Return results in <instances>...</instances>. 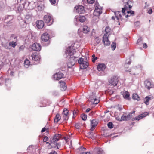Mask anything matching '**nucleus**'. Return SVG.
I'll return each mask as SVG.
<instances>
[{"label": "nucleus", "mask_w": 154, "mask_h": 154, "mask_svg": "<svg viewBox=\"0 0 154 154\" xmlns=\"http://www.w3.org/2000/svg\"><path fill=\"white\" fill-rule=\"evenodd\" d=\"M109 36H103V42L106 46H108L110 44V41L108 39Z\"/></svg>", "instance_id": "obj_15"}, {"label": "nucleus", "mask_w": 154, "mask_h": 154, "mask_svg": "<svg viewBox=\"0 0 154 154\" xmlns=\"http://www.w3.org/2000/svg\"><path fill=\"white\" fill-rule=\"evenodd\" d=\"M92 61L94 63L97 59V58L95 57V55L94 54H93L92 55Z\"/></svg>", "instance_id": "obj_50"}, {"label": "nucleus", "mask_w": 154, "mask_h": 154, "mask_svg": "<svg viewBox=\"0 0 154 154\" xmlns=\"http://www.w3.org/2000/svg\"><path fill=\"white\" fill-rule=\"evenodd\" d=\"M9 44L10 47H12L13 48H14L17 45L16 43L14 41L10 42L9 43Z\"/></svg>", "instance_id": "obj_44"}, {"label": "nucleus", "mask_w": 154, "mask_h": 154, "mask_svg": "<svg viewBox=\"0 0 154 154\" xmlns=\"http://www.w3.org/2000/svg\"><path fill=\"white\" fill-rule=\"evenodd\" d=\"M32 15L31 14H27L25 17L26 20L28 21H30L32 19Z\"/></svg>", "instance_id": "obj_42"}, {"label": "nucleus", "mask_w": 154, "mask_h": 154, "mask_svg": "<svg viewBox=\"0 0 154 154\" xmlns=\"http://www.w3.org/2000/svg\"><path fill=\"white\" fill-rule=\"evenodd\" d=\"M87 1V3L88 4H92L94 2V0H83L82 1V3L85 5V3L87 4L86 2Z\"/></svg>", "instance_id": "obj_37"}, {"label": "nucleus", "mask_w": 154, "mask_h": 154, "mask_svg": "<svg viewBox=\"0 0 154 154\" xmlns=\"http://www.w3.org/2000/svg\"><path fill=\"white\" fill-rule=\"evenodd\" d=\"M127 13L128 14L126 15L125 16V17L126 18H127L128 17H130L131 16H133L134 14V11L132 10H130L127 11Z\"/></svg>", "instance_id": "obj_34"}, {"label": "nucleus", "mask_w": 154, "mask_h": 154, "mask_svg": "<svg viewBox=\"0 0 154 154\" xmlns=\"http://www.w3.org/2000/svg\"><path fill=\"white\" fill-rule=\"evenodd\" d=\"M61 119V117L60 115L57 114L56 115L55 117L54 122L55 123H57L58 121Z\"/></svg>", "instance_id": "obj_40"}, {"label": "nucleus", "mask_w": 154, "mask_h": 154, "mask_svg": "<svg viewBox=\"0 0 154 154\" xmlns=\"http://www.w3.org/2000/svg\"><path fill=\"white\" fill-rule=\"evenodd\" d=\"M94 41L95 42L94 43V45L96 46L100 42L101 39L98 37H97L95 38Z\"/></svg>", "instance_id": "obj_39"}, {"label": "nucleus", "mask_w": 154, "mask_h": 154, "mask_svg": "<svg viewBox=\"0 0 154 154\" xmlns=\"http://www.w3.org/2000/svg\"><path fill=\"white\" fill-rule=\"evenodd\" d=\"M140 23L139 21H137L135 22L134 23V26L137 27L139 26Z\"/></svg>", "instance_id": "obj_55"}, {"label": "nucleus", "mask_w": 154, "mask_h": 154, "mask_svg": "<svg viewBox=\"0 0 154 154\" xmlns=\"http://www.w3.org/2000/svg\"><path fill=\"white\" fill-rule=\"evenodd\" d=\"M25 46L23 45H22L20 46L19 48V50L20 51H23V50L24 48H25Z\"/></svg>", "instance_id": "obj_52"}, {"label": "nucleus", "mask_w": 154, "mask_h": 154, "mask_svg": "<svg viewBox=\"0 0 154 154\" xmlns=\"http://www.w3.org/2000/svg\"><path fill=\"white\" fill-rule=\"evenodd\" d=\"M36 26L39 29H42L44 25V22L42 20H38L36 21Z\"/></svg>", "instance_id": "obj_20"}, {"label": "nucleus", "mask_w": 154, "mask_h": 154, "mask_svg": "<svg viewBox=\"0 0 154 154\" xmlns=\"http://www.w3.org/2000/svg\"><path fill=\"white\" fill-rule=\"evenodd\" d=\"M135 111H134L131 112L128 115L125 116L122 115L121 117V119L119 120V121H127L129 120L133 116L132 114L135 113Z\"/></svg>", "instance_id": "obj_7"}, {"label": "nucleus", "mask_w": 154, "mask_h": 154, "mask_svg": "<svg viewBox=\"0 0 154 154\" xmlns=\"http://www.w3.org/2000/svg\"><path fill=\"white\" fill-rule=\"evenodd\" d=\"M51 4L52 5H54L56 2V0H49Z\"/></svg>", "instance_id": "obj_53"}, {"label": "nucleus", "mask_w": 154, "mask_h": 154, "mask_svg": "<svg viewBox=\"0 0 154 154\" xmlns=\"http://www.w3.org/2000/svg\"><path fill=\"white\" fill-rule=\"evenodd\" d=\"M44 20L48 25H51L53 22L52 18L49 14H47L44 16Z\"/></svg>", "instance_id": "obj_6"}, {"label": "nucleus", "mask_w": 154, "mask_h": 154, "mask_svg": "<svg viewBox=\"0 0 154 154\" xmlns=\"http://www.w3.org/2000/svg\"><path fill=\"white\" fill-rule=\"evenodd\" d=\"M94 151L95 154H105L103 149L100 148L94 149Z\"/></svg>", "instance_id": "obj_23"}, {"label": "nucleus", "mask_w": 154, "mask_h": 154, "mask_svg": "<svg viewBox=\"0 0 154 154\" xmlns=\"http://www.w3.org/2000/svg\"><path fill=\"white\" fill-rule=\"evenodd\" d=\"M48 140V138L47 136H45L43 139V141L44 142H46Z\"/></svg>", "instance_id": "obj_56"}, {"label": "nucleus", "mask_w": 154, "mask_h": 154, "mask_svg": "<svg viewBox=\"0 0 154 154\" xmlns=\"http://www.w3.org/2000/svg\"><path fill=\"white\" fill-rule=\"evenodd\" d=\"M24 64V67L26 68H27L30 65V62L29 60L26 59L25 60Z\"/></svg>", "instance_id": "obj_38"}, {"label": "nucleus", "mask_w": 154, "mask_h": 154, "mask_svg": "<svg viewBox=\"0 0 154 154\" xmlns=\"http://www.w3.org/2000/svg\"><path fill=\"white\" fill-rule=\"evenodd\" d=\"M95 9L94 11V15L96 16H99L102 13V8L100 6L98 3H95Z\"/></svg>", "instance_id": "obj_3"}, {"label": "nucleus", "mask_w": 154, "mask_h": 154, "mask_svg": "<svg viewBox=\"0 0 154 154\" xmlns=\"http://www.w3.org/2000/svg\"><path fill=\"white\" fill-rule=\"evenodd\" d=\"M80 154H91L89 152H83L80 153Z\"/></svg>", "instance_id": "obj_62"}, {"label": "nucleus", "mask_w": 154, "mask_h": 154, "mask_svg": "<svg viewBox=\"0 0 154 154\" xmlns=\"http://www.w3.org/2000/svg\"><path fill=\"white\" fill-rule=\"evenodd\" d=\"M89 99L91 101L93 102L95 104H97L98 103V101L95 102L96 101V97L95 96V94L94 93H92V94L89 97Z\"/></svg>", "instance_id": "obj_18"}, {"label": "nucleus", "mask_w": 154, "mask_h": 154, "mask_svg": "<svg viewBox=\"0 0 154 154\" xmlns=\"http://www.w3.org/2000/svg\"><path fill=\"white\" fill-rule=\"evenodd\" d=\"M90 31V28L86 25L83 26V32L84 33L86 34L89 32Z\"/></svg>", "instance_id": "obj_29"}, {"label": "nucleus", "mask_w": 154, "mask_h": 154, "mask_svg": "<svg viewBox=\"0 0 154 154\" xmlns=\"http://www.w3.org/2000/svg\"><path fill=\"white\" fill-rule=\"evenodd\" d=\"M79 150H83L85 151L86 150V148L83 147H81L80 148H79Z\"/></svg>", "instance_id": "obj_60"}, {"label": "nucleus", "mask_w": 154, "mask_h": 154, "mask_svg": "<svg viewBox=\"0 0 154 154\" xmlns=\"http://www.w3.org/2000/svg\"><path fill=\"white\" fill-rule=\"evenodd\" d=\"M144 85L145 87L148 90H149L153 87V84H152L150 81L148 80L144 81Z\"/></svg>", "instance_id": "obj_16"}, {"label": "nucleus", "mask_w": 154, "mask_h": 154, "mask_svg": "<svg viewBox=\"0 0 154 154\" xmlns=\"http://www.w3.org/2000/svg\"><path fill=\"white\" fill-rule=\"evenodd\" d=\"M154 98L153 96L149 95L146 96L144 100V103L146 105L149 104V101Z\"/></svg>", "instance_id": "obj_21"}, {"label": "nucleus", "mask_w": 154, "mask_h": 154, "mask_svg": "<svg viewBox=\"0 0 154 154\" xmlns=\"http://www.w3.org/2000/svg\"><path fill=\"white\" fill-rule=\"evenodd\" d=\"M50 144H51V148H56L57 149H59L61 147V143L60 142H56L54 143H51Z\"/></svg>", "instance_id": "obj_14"}, {"label": "nucleus", "mask_w": 154, "mask_h": 154, "mask_svg": "<svg viewBox=\"0 0 154 154\" xmlns=\"http://www.w3.org/2000/svg\"><path fill=\"white\" fill-rule=\"evenodd\" d=\"M80 46V44L76 42L72 44L70 46H69L65 51V54L68 56H72L76 52L75 50Z\"/></svg>", "instance_id": "obj_1"}, {"label": "nucleus", "mask_w": 154, "mask_h": 154, "mask_svg": "<svg viewBox=\"0 0 154 154\" xmlns=\"http://www.w3.org/2000/svg\"><path fill=\"white\" fill-rule=\"evenodd\" d=\"M31 48L34 51H39L41 49V46L39 44L35 43L32 44Z\"/></svg>", "instance_id": "obj_11"}, {"label": "nucleus", "mask_w": 154, "mask_h": 154, "mask_svg": "<svg viewBox=\"0 0 154 154\" xmlns=\"http://www.w3.org/2000/svg\"><path fill=\"white\" fill-rule=\"evenodd\" d=\"M31 57L32 61H38L39 60L40 58V55L36 53L32 54Z\"/></svg>", "instance_id": "obj_17"}, {"label": "nucleus", "mask_w": 154, "mask_h": 154, "mask_svg": "<svg viewBox=\"0 0 154 154\" xmlns=\"http://www.w3.org/2000/svg\"><path fill=\"white\" fill-rule=\"evenodd\" d=\"M49 154H57V153L55 151L52 150Z\"/></svg>", "instance_id": "obj_63"}, {"label": "nucleus", "mask_w": 154, "mask_h": 154, "mask_svg": "<svg viewBox=\"0 0 154 154\" xmlns=\"http://www.w3.org/2000/svg\"><path fill=\"white\" fill-rule=\"evenodd\" d=\"M25 0H17V2L18 3H21V4L26 5L27 4L28 6H29L31 2H25Z\"/></svg>", "instance_id": "obj_32"}, {"label": "nucleus", "mask_w": 154, "mask_h": 154, "mask_svg": "<svg viewBox=\"0 0 154 154\" xmlns=\"http://www.w3.org/2000/svg\"><path fill=\"white\" fill-rule=\"evenodd\" d=\"M67 56H69L68 55H66ZM70 57L69 59L70 60H71L72 61H74L75 63L78 60L77 58L79 56H72H72H69Z\"/></svg>", "instance_id": "obj_36"}, {"label": "nucleus", "mask_w": 154, "mask_h": 154, "mask_svg": "<svg viewBox=\"0 0 154 154\" xmlns=\"http://www.w3.org/2000/svg\"><path fill=\"white\" fill-rule=\"evenodd\" d=\"M85 19L86 18L84 16L80 15L79 17V20L81 22L83 23L84 22Z\"/></svg>", "instance_id": "obj_43"}, {"label": "nucleus", "mask_w": 154, "mask_h": 154, "mask_svg": "<svg viewBox=\"0 0 154 154\" xmlns=\"http://www.w3.org/2000/svg\"><path fill=\"white\" fill-rule=\"evenodd\" d=\"M116 47V44L115 42H113L111 45V48L112 50H114Z\"/></svg>", "instance_id": "obj_46"}, {"label": "nucleus", "mask_w": 154, "mask_h": 154, "mask_svg": "<svg viewBox=\"0 0 154 154\" xmlns=\"http://www.w3.org/2000/svg\"><path fill=\"white\" fill-rule=\"evenodd\" d=\"M107 126L109 128L112 129L113 127V125L112 122H110L108 123Z\"/></svg>", "instance_id": "obj_48"}, {"label": "nucleus", "mask_w": 154, "mask_h": 154, "mask_svg": "<svg viewBox=\"0 0 154 154\" xmlns=\"http://www.w3.org/2000/svg\"><path fill=\"white\" fill-rule=\"evenodd\" d=\"M142 39L141 38H139L138 39L137 41V44H139L140 43H141L142 42Z\"/></svg>", "instance_id": "obj_59"}, {"label": "nucleus", "mask_w": 154, "mask_h": 154, "mask_svg": "<svg viewBox=\"0 0 154 154\" xmlns=\"http://www.w3.org/2000/svg\"><path fill=\"white\" fill-rule=\"evenodd\" d=\"M118 82V78L117 76H114L111 78L109 81V85L112 88L116 86Z\"/></svg>", "instance_id": "obj_5"}, {"label": "nucleus", "mask_w": 154, "mask_h": 154, "mask_svg": "<svg viewBox=\"0 0 154 154\" xmlns=\"http://www.w3.org/2000/svg\"><path fill=\"white\" fill-rule=\"evenodd\" d=\"M78 62L80 64V65H81V64L84 63V61L83 58H80L78 60Z\"/></svg>", "instance_id": "obj_49"}, {"label": "nucleus", "mask_w": 154, "mask_h": 154, "mask_svg": "<svg viewBox=\"0 0 154 154\" xmlns=\"http://www.w3.org/2000/svg\"><path fill=\"white\" fill-rule=\"evenodd\" d=\"M111 29L109 27H106L105 29V33L104 34L103 36H109L111 34Z\"/></svg>", "instance_id": "obj_27"}, {"label": "nucleus", "mask_w": 154, "mask_h": 154, "mask_svg": "<svg viewBox=\"0 0 154 154\" xmlns=\"http://www.w3.org/2000/svg\"><path fill=\"white\" fill-rule=\"evenodd\" d=\"M75 127L77 129H79L80 127V125L79 124L76 123L75 125Z\"/></svg>", "instance_id": "obj_57"}, {"label": "nucleus", "mask_w": 154, "mask_h": 154, "mask_svg": "<svg viewBox=\"0 0 154 154\" xmlns=\"http://www.w3.org/2000/svg\"><path fill=\"white\" fill-rule=\"evenodd\" d=\"M106 68V66L104 64H100L97 66V69L99 71H103Z\"/></svg>", "instance_id": "obj_22"}, {"label": "nucleus", "mask_w": 154, "mask_h": 154, "mask_svg": "<svg viewBox=\"0 0 154 154\" xmlns=\"http://www.w3.org/2000/svg\"><path fill=\"white\" fill-rule=\"evenodd\" d=\"M131 61L130 60V59H129V61L128 62H126L125 63V67L126 68V66H127V64L129 65L131 64Z\"/></svg>", "instance_id": "obj_58"}, {"label": "nucleus", "mask_w": 154, "mask_h": 154, "mask_svg": "<svg viewBox=\"0 0 154 154\" xmlns=\"http://www.w3.org/2000/svg\"><path fill=\"white\" fill-rule=\"evenodd\" d=\"M74 10L79 14H82L84 13L85 10L84 6L79 5L75 7Z\"/></svg>", "instance_id": "obj_9"}, {"label": "nucleus", "mask_w": 154, "mask_h": 154, "mask_svg": "<svg viewBox=\"0 0 154 154\" xmlns=\"http://www.w3.org/2000/svg\"><path fill=\"white\" fill-rule=\"evenodd\" d=\"M132 98L134 100H140V98L139 96L136 93H134L133 94Z\"/></svg>", "instance_id": "obj_41"}, {"label": "nucleus", "mask_w": 154, "mask_h": 154, "mask_svg": "<svg viewBox=\"0 0 154 154\" xmlns=\"http://www.w3.org/2000/svg\"><path fill=\"white\" fill-rule=\"evenodd\" d=\"M122 95L124 98L126 99H129L130 94L127 91H123L122 92Z\"/></svg>", "instance_id": "obj_25"}, {"label": "nucleus", "mask_w": 154, "mask_h": 154, "mask_svg": "<svg viewBox=\"0 0 154 154\" xmlns=\"http://www.w3.org/2000/svg\"><path fill=\"white\" fill-rule=\"evenodd\" d=\"M63 120H67L68 119V118L67 116V115H63Z\"/></svg>", "instance_id": "obj_54"}, {"label": "nucleus", "mask_w": 154, "mask_h": 154, "mask_svg": "<svg viewBox=\"0 0 154 154\" xmlns=\"http://www.w3.org/2000/svg\"><path fill=\"white\" fill-rule=\"evenodd\" d=\"M74 61H72L69 59V61L67 63V66L69 68H71L75 64Z\"/></svg>", "instance_id": "obj_33"}, {"label": "nucleus", "mask_w": 154, "mask_h": 154, "mask_svg": "<svg viewBox=\"0 0 154 154\" xmlns=\"http://www.w3.org/2000/svg\"><path fill=\"white\" fill-rule=\"evenodd\" d=\"M88 66V63L87 62H85L81 64L80 65V68L82 69H86Z\"/></svg>", "instance_id": "obj_30"}, {"label": "nucleus", "mask_w": 154, "mask_h": 154, "mask_svg": "<svg viewBox=\"0 0 154 154\" xmlns=\"http://www.w3.org/2000/svg\"><path fill=\"white\" fill-rule=\"evenodd\" d=\"M68 113V111L67 109H64L63 111V115H67Z\"/></svg>", "instance_id": "obj_51"}, {"label": "nucleus", "mask_w": 154, "mask_h": 154, "mask_svg": "<svg viewBox=\"0 0 154 154\" xmlns=\"http://www.w3.org/2000/svg\"><path fill=\"white\" fill-rule=\"evenodd\" d=\"M5 85L8 88V89H10V88L11 85V80L9 79H6L5 81Z\"/></svg>", "instance_id": "obj_28"}, {"label": "nucleus", "mask_w": 154, "mask_h": 154, "mask_svg": "<svg viewBox=\"0 0 154 154\" xmlns=\"http://www.w3.org/2000/svg\"><path fill=\"white\" fill-rule=\"evenodd\" d=\"M152 12V9L151 8L149 9L148 12V13L149 14H151Z\"/></svg>", "instance_id": "obj_61"}, {"label": "nucleus", "mask_w": 154, "mask_h": 154, "mask_svg": "<svg viewBox=\"0 0 154 154\" xmlns=\"http://www.w3.org/2000/svg\"><path fill=\"white\" fill-rule=\"evenodd\" d=\"M98 124L97 122L95 119H93L92 120L91 122V129L90 130L93 131L95 129L96 126Z\"/></svg>", "instance_id": "obj_19"}, {"label": "nucleus", "mask_w": 154, "mask_h": 154, "mask_svg": "<svg viewBox=\"0 0 154 154\" xmlns=\"http://www.w3.org/2000/svg\"><path fill=\"white\" fill-rule=\"evenodd\" d=\"M32 146H29L27 148V150H30L32 148Z\"/></svg>", "instance_id": "obj_64"}, {"label": "nucleus", "mask_w": 154, "mask_h": 154, "mask_svg": "<svg viewBox=\"0 0 154 154\" xmlns=\"http://www.w3.org/2000/svg\"><path fill=\"white\" fill-rule=\"evenodd\" d=\"M115 14L117 19L118 20H122V15L121 14V11H117L115 12Z\"/></svg>", "instance_id": "obj_26"}, {"label": "nucleus", "mask_w": 154, "mask_h": 154, "mask_svg": "<svg viewBox=\"0 0 154 154\" xmlns=\"http://www.w3.org/2000/svg\"><path fill=\"white\" fill-rule=\"evenodd\" d=\"M64 75L61 72H59L54 74L53 76L54 79L59 80L63 77Z\"/></svg>", "instance_id": "obj_12"}, {"label": "nucleus", "mask_w": 154, "mask_h": 154, "mask_svg": "<svg viewBox=\"0 0 154 154\" xmlns=\"http://www.w3.org/2000/svg\"><path fill=\"white\" fill-rule=\"evenodd\" d=\"M49 38V35L47 33H45L43 34L41 37V39L42 41L43 42H47V43L45 44H44V46H48L49 44V42L48 40Z\"/></svg>", "instance_id": "obj_4"}, {"label": "nucleus", "mask_w": 154, "mask_h": 154, "mask_svg": "<svg viewBox=\"0 0 154 154\" xmlns=\"http://www.w3.org/2000/svg\"><path fill=\"white\" fill-rule=\"evenodd\" d=\"M59 83L60 84V87L61 90L62 91H64L66 89L67 86L66 83L62 81H60Z\"/></svg>", "instance_id": "obj_24"}, {"label": "nucleus", "mask_w": 154, "mask_h": 154, "mask_svg": "<svg viewBox=\"0 0 154 154\" xmlns=\"http://www.w3.org/2000/svg\"><path fill=\"white\" fill-rule=\"evenodd\" d=\"M61 135L60 134H55L53 137H51L50 140L51 142V143H54L55 142L58 141L61 138Z\"/></svg>", "instance_id": "obj_8"}, {"label": "nucleus", "mask_w": 154, "mask_h": 154, "mask_svg": "<svg viewBox=\"0 0 154 154\" xmlns=\"http://www.w3.org/2000/svg\"><path fill=\"white\" fill-rule=\"evenodd\" d=\"M148 113L147 112L144 113L143 114L139 115L133 118L132 119V121H135L136 120H139L146 117V116L148 115Z\"/></svg>", "instance_id": "obj_13"}, {"label": "nucleus", "mask_w": 154, "mask_h": 154, "mask_svg": "<svg viewBox=\"0 0 154 154\" xmlns=\"http://www.w3.org/2000/svg\"><path fill=\"white\" fill-rule=\"evenodd\" d=\"M87 115L85 114H83L81 115V117L83 120H85L87 118Z\"/></svg>", "instance_id": "obj_47"}, {"label": "nucleus", "mask_w": 154, "mask_h": 154, "mask_svg": "<svg viewBox=\"0 0 154 154\" xmlns=\"http://www.w3.org/2000/svg\"><path fill=\"white\" fill-rule=\"evenodd\" d=\"M87 136L88 138L93 139L96 137V135L93 132H90L88 133Z\"/></svg>", "instance_id": "obj_31"}, {"label": "nucleus", "mask_w": 154, "mask_h": 154, "mask_svg": "<svg viewBox=\"0 0 154 154\" xmlns=\"http://www.w3.org/2000/svg\"><path fill=\"white\" fill-rule=\"evenodd\" d=\"M134 2L133 1L128 0L126 4L124 5V7L122 8L121 13H122V15H125L124 13L126 10H128L131 8L133 5Z\"/></svg>", "instance_id": "obj_2"}, {"label": "nucleus", "mask_w": 154, "mask_h": 154, "mask_svg": "<svg viewBox=\"0 0 154 154\" xmlns=\"http://www.w3.org/2000/svg\"><path fill=\"white\" fill-rule=\"evenodd\" d=\"M2 46L5 48L7 49H10L11 48V47L9 46V44H8L7 43L3 44Z\"/></svg>", "instance_id": "obj_45"}, {"label": "nucleus", "mask_w": 154, "mask_h": 154, "mask_svg": "<svg viewBox=\"0 0 154 154\" xmlns=\"http://www.w3.org/2000/svg\"><path fill=\"white\" fill-rule=\"evenodd\" d=\"M25 5L20 4L18 6L17 10V12H18L22 11L24 8V7Z\"/></svg>", "instance_id": "obj_35"}, {"label": "nucleus", "mask_w": 154, "mask_h": 154, "mask_svg": "<svg viewBox=\"0 0 154 154\" xmlns=\"http://www.w3.org/2000/svg\"><path fill=\"white\" fill-rule=\"evenodd\" d=\"M14 17L12 15L6 16L4 20V22L6 24L9 25L12 23L13 21Z\"/></svg>", "instance_id": "obj_10"}]
</instances>
